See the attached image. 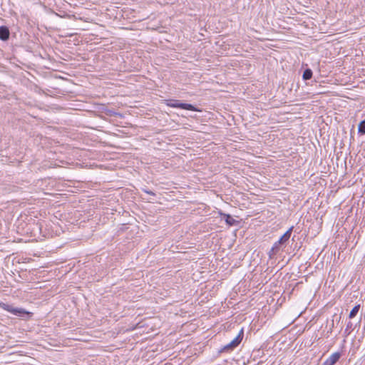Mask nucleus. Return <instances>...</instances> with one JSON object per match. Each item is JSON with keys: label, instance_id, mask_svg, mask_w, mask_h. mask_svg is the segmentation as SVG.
<instances>
[{"label": "nucleus", "instance_id": "obj_5", "mask_svg": "<svg viewBox=\"0 0 365 365\" xmlns=\"http://www.w3.org/2000/svg\"><path fill=\"white\" fill-rule=\"evenodd\" d=\"M10 32L9 28L6 26H0V39L2 41H6L9 39Z\"/></svg>", "mask_w": 365, "mask_h": 365}, {"label": "nucleus", "instance_id": "obj_6", "mask_svg": "<svg viewBox=\"0 0 365 365\" xmlns=\"http://www.w3.org/2000/svg\"><path fill=\"white\" fill-rule=\"evenodd\" d=\"M293 227H291L278 240V243L284 245L290 238Z\"/></svg>", "mask_w": 365, "mask_h": 365}, {"label": "nucleus", "instance_id": "obj_7", "mask_svg": "<svg viewBox=\"0 0 365 365\" xmlns=\"http://www.w3.org/2000/svg\"><path fill=\"white\" fill-rule=\"evenodd\" d=\"M282 245L281 243H278V241L276 242L272 249L270 250V251L269 252V257H272L273 255L277 254L279 250H280V247L282 246Z\"/></svg>", "mask_w": 365, "mask_h": 365}, {"label": "nucleus", "instance_id": "obj_13", "mask_svg": "<svg viewBox=\"0 0 365 365\" xmlns=\"http://www.w3.org/2000/svg\"><path fill=\"white\" fill-rule=\"evenodd\" d=\"M145 192H146L147 194H149V195H155V194L152 192L151 190H144Z\"/></svg>", "mask_w": 365, "mask_h": 365}, {"label": "nucleus", "instance_id": "obj_8", "mask_svg": "<svg viewBox=\"0 0 365 365\" xmlns=\"http://www.w3.org/2000/svg\"><path fill=\"white\" fill-rule=\"evenodd\" d=\"M312 75H313V72H312V69L306 68L303 72L302 78L304 81L309 80L312 78Z\"/></svg>", "mask_w": 365, "mask_h": 365}, {"label": "nucleus", "instance_id": "obj_1", "mask_svg": "<svg viewBox=\"0 0 365 365\" xmlns=\"http://www.w3.org/2000/svg\"><path fill=\"white\" fill-rule=\"evenodd\" d=\"M166 104L168 106L171 107V108H181V109L192 110V111H200L195 106L190 104V103H182L179 100L170 99V100L168 101Z\"/></svg>", "mask_w": 365, "mask_h": 365}, {"label": "nucleus", "instance_id": "obj_10", "mask_svg": "<svg viewBox=\"0 0 365 365\" xmlns=\"http://www.w3.org/2000/svg\"><path fill=\"white\" fill-rule=\"evenodd\" d=\"M359 308H360V305H356L355 307H353V309L351 310V312L349 313L350 319H352L356 317V315L359 312Z\"/></svg>", "mask_w": 365, "mask_h": 365}, {"label": "nucleus", "instance_id": "obj_2", "mask_svg": "<svg viewBox=\"0 0 365 365\" xmlns=\"http://www.w3.org/2000/svg\"><path fill=\"white\" fill-rule=\"evenodd\" d=\"M242 336H243V331L241 330L240 332L237 334V336L233 340H232L229 344H227V345H225L223 347L222 351H230V350H232L233 349L237 347L241 342V341L242 339Z\"/></svg>", "mask_w": 365, "mask_h": 365}, {"label": "nucleus", "instance_id": "obj_12", "mask_svg": "<svg viewBox=\"0 0 365 365\" xmlns=\"http://www.w3.org/2000/svg\"><path fill=\"white\" fill-rule=\"evenodd\" d=\"M80 166L81 168H86V167H91L93 166L92 165H88V162H83L82 164H80Z\"/></svg>", "mask_w": 365, "mask_h": 365}, {"label": "nucleus", "instance_id": "obj_9", "mask_svg": "<svg viewBox=\"0 0 365 365\" xmlns=\"http://www.w3.org/2000/svg\"><path fill=\"white\" fill-rule=\"evenodd\" d=\"M358 133L360 135H365V120H361L358 126Z\"/></svg>", "mask_w": 365, "mask_h": 365}, {"label": "nucleus", "instance_id": "obj_3", "mask_svg": "<svg viewBox=\"0 0 365 365\" xmlns=\"http://www.w3.org/2000/svg\"><path fill=\"white\" fill-rule=\"evenodd\" d=\"M4 309L6 310H7L8 312H9L10 313H11L14 315L19 316V317H24V315L30 314V313L29 312L26 311L24 309L14 308L9 305H6V307H5Z\"/></svg>", "mask_w": 365, "mask_h": 365}, {"label": "nucleus", "instance_id": "obj_11", "mask_svg": "<svg viewBox=\"0 0 365 365\" xmlns=\"http://www.w3.org/2000/svg\"><path fill=\"white\" fill-rule=\"evenodd\" d=\"M225 221L227 224L232 225H233L235 220L230 215H227Z\"/></svg>", "mask_w": 365, "mask_h": 365}, {"label": "nucleus", "instance_id": "obj_4", "mask_svg": "<svg viewBox=\"0 0 365 365\" xmlns=\"http://www.w3.org/2000/svg\"><path fill=\"white\" fill-rule=\"evenodd\" d=\"M340 356L341 354L339 352H334L324 361L322 365H334L338 361Z\"/></svg>", "mask_w": 365, "mask_h": 365}]
</instances>
